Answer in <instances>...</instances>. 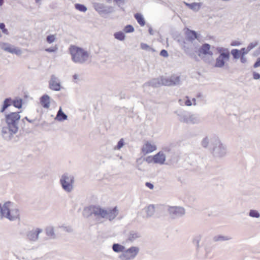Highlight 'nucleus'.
Segmentation results:
<instances>
[{
    "mask_svg": "<svg viewBox=\"0 0 260 260\" xmlns=\"http://www.w3.org/2000/svg\"><path fill=\"white\" fill-rule=\"evenodd\" d=\"M5 121L7 125L2 128L1 133L3 138L7 141H11L20 128L24 129L19 124L21 116L19 112L5 113Z\"/></svg>",
    "mask_w": 260,
    "mask_h": 260,
    "instance_id": "obj_1",
    "label": "nucleus"
},
{
    "mask_svg": "<svg viewBox=\"0 0 260 260\" xmlns=\"http://www.w3.org/2000/svg\"><path fill=\"white\" fill-rule=\"evenodd\" d=\"M117 207L112 209L105 210L99 206H91L84 209L83 215L87 217L93 214L96 217L107 218L110 221L113 220L118 215Z\"/></svg>",
    "mask_w": 260,
    "mask_h": 260,
    "instance_id": "obj_2",
    "label": "nucleus"
},
{
    "mask_svg": "<svg viewBox=\"0 0 260 260\" xmlns=\"http://www.w3.org/2000/svg\"><path fill=\"white\" fill-rule=\"evenodd\" d=\"M19 210L14 206L13 203L7 202L3 205L0 203V220L6 218L10 221H14L19 219Z\"/></svg>",
    "mask_w": 260,
    "mask_h": 260,
    "instance_id": "obj_3",
    "label": "nucleus"
},
{
    "mask_svg": "<svg viewBox=\"0 0 260 260\" xmlns=\"http://www.w3.org/2000/svg\"><path fill=\"white\" fill-rule=\"evenodd\" d=\"M72 60L76 63H86L89 58V53L82 48L71 45L69 48Z\"/></svg>",
    "mask_w": 260,
    "mask_h": 260,
    "instance_id": "obj_4",
    "label": "nucleus"
},
{
    "mask_svg": "<svg viewBox=\"0 0 260 260\" xmlns=\"http://www.w3.org/2000/svg\"><path fill=\"white\" fill-rule=\"evenodd\" d=\"M59 182L65 191L70 192L73 189L74 177L71 174L64 173L61 176Z\"/></svg>",
    "mask_w": 260,
    "mask_h": 260,
    "instance_id": "obj_5",
    "label": "nucleus"
},
{
    "mask_svg": "<svg viewBox=\"0 0 260 260\" xmlns=\"http://www.w3.org/2000/svg\"><path fill=\"white\" fill-rule=\"evenodd\" d=\"M140 249L138 247L132 246L125 249L122 253L118 256L120 260H133L139 253Z\"/></svg>",
    "mask_w": 260,
    "mask_h": 260,
    "instance_id": "obj_6",
    "label": "nucleus"
},
{
    "mask_svg": "<svg viewBox=\"0 0 260 260\" xmlns=\"http://www.w3.org/2000/svg\"><path fill=\"white\" fill-rule=\"evenodd\" d=\"M92 5L94 9L102 17L114 12L113 7L106 5L103 3L95 2L93 3Z\"/></svg>",
    "mask_w": 260,
    "mask_h": 260,
    "instance_id": "obj_7",
    "label": "nucleus"
},
{
    "mask_svg": "<svg viewBox=\"0 0 260 260\" xmlns=\"http://www.w3.org/2000/svg\"><path fill=\"white\" fill-rule=\"evenodd\" d=\"M0 48L5 52L20 55L22 51L20 48L15 47L8 43L0 42Z\"/></svg>",
    "mask_w": 260,
    "mask_h": 260,
    "instance_id": "obj_8",
    "label": "nucleus"
},
{
    "mask_svg": "<svg viewBox=\"0 0 260 260\" xmlns=\"http://www.w3.org/2000/svg\"><path fill=\"white\" fill-rule=\"evenodd\" d=\"M215 143H219V138L215 135H211L206 136L201 141V145L204 148L210 147V149H212Z\"/></svg>",
    "mask_w": 260,
    "mask_h": 260,
    "instance_id": "obj_9",
    "label": "nucleus"
},
{
    "mask_svg": "<svg viewBox=\"0 0 260 260\" xmlns=\"http://www.w3.org/2000/svg\"><path fill=\"white\" fill-rule=\"evenodd\" d=\"M168 211L170 217L173 219L181 217L185 213V209L179 206L170 207Z\"/></svg>",
    "mask_w": 260,
    "mask_h": 260,
    "instance_id": "obj_10",
    "label": "nucleus"
},
{
    "mask_svg": "<svg viewBox=\"0 0 260 260\" xmlns=\"http://www.w3.org/2000/svg\"><path fill=\"white\" fill-rule=\"evenodd\" d=\"M162 84L164 86H175L180 84V77L177 75H172L170 77L162 78Z\"/></svg>",
    "mask_w": 260,
    "mask_h": 260,
    "instance_id": "obj_11",
    "label": "nucleus"
},
{
    "mask_svg": "<svg viewBox=\"0 0 260 260\" xmlns=\"http://www.w3.org/2000/svg\"><path fill=\"white\" fill-rule=\"evenodd\" d=\"M213 154L218 157H222L226 154V148L221 143L219 139V143H215L212 149Z\"/></svg>",
    "mask_w": 260,
    "mask_h": 260,
    "instance_id": "obj_12",
    "label": "nucleus"
},
{
    "mask_svg": "<svg viewBox=\"0 0 260 260\" xmlns=\"http://www.w3.org/2000/svg\"><path fill=\"white\" fill-rule=\"evenodd\" d=\"M43 232L40 228H34L26 233L27 239L31 242H36L39 239V236Z\"/></svg>",
    "mask_w": 260,
    "mask_h": 260,
    "instance_id": "obj_13",
    "label": "nucleus"
},
{
    "mask_svg": "<svg viewBox=\"0 0 260 260\" xmlns=\"http://www.w3.org/2000/svg\"><path fill=\"white\" fill-rule=\"evenodd\" d=\"M49 88L53 91H58L61 89V84L59 79L54 75L51 76L50 80L49 82Z\"/></svg>",
    "mask_w": 260,
    "mask_h": 260,
    "instance_id": "obj_14",
    "label": "nucleus"
},
{
    "mask_svg": "<svg viewBox=\"0 0 260 260\" xmlns=\"http://www.w3.org/2000/svg\"><path fill=\"white\" fill-rule=\"evenodd\" d=\"M230 55L222 54L219 55L216 59L214 67L221 68L224 67L225 62L230 59Z\"/></svg>",
    "mask_w": 260,
    "mask_h": 260,
    "instance_id": "obj_15",
    "label": "nucleus"
},
{
    "mask_svg": "<svg viewBox=\"0 0 260 260\" xmlns=\"http://www.w3.org/2000/svg\"><path fill=\"white\" fill-rule=\"evenodd\" d=\"M211 46L208 43L203 44L202 46L199 49V55L201 56V54L205 55H209L212 57L213 55V53L210 50Z\"/></svg>",
    "mask_w": 260,
    "mask_h": 260,
    "instance_id": "obj_16",
    "label": "nucleus"
},
{
    "mask_svg": "<svg viewBox=\"0 0 260 260\" xmlns=\"http://www.w3.org/2000/svg\"><path fill=\"white\" fill-rule=\"evenodd\" d=\"M166 156L163 151H159L153 156V161L155 164L163 165L166 161Z\"/></svg>",
    "mask_w": 260,
    "mask_h": 260,
    "instance_id": "obj_17",
    "label": "nucleus"
},
{
    "mask_svg": "<svg viewBox=\"0 0 260 260\" xmlns=\"http://www.w3.org/2000/svg\"><path fill=\"white\" fill-rule=\"evenodd\" d=\"M156 149V146L154 144H152L149 142H146L142 148V152L144 154H147L155 151Z\"/></svg>",
    "mask_w": 260,
    "mask_h": 260,
    "instance_id": "obj_18",
    "label": "nucleus"
},
{
    "mask_svg": "<svg viewBox=\"0 0 260 260\" xmlns=\"http://www.w3.org/2000/svg\"><path fill=\"white\" fill-rule=\"evenodd\" d=\"M162 78H164V77H161L160 78H154L148 82L144 84L143 86H151L153 87H158L161 85H164L162 84Z\"/></svg>",
    "mask_w": 260,
    "mask_h": 260,
    "instance_id": "obj_19",
    "label": "nucleus"
},
{
    "mask_svg": "<svg viewBox=\"0 0 260 260\" xmlns=\"http://www.w3.org/2000/svg\"><path fill=\"white\" fill-rule=\"evenodd\" d=\"M201 122V119L199 115L189 113L186 124H194Z\"/></svg>",
    "mask_w": 260,
    "mask_h": 260,
    "instance_id": "obj_20",
    "label": "nucleus"
},
{
    "mask_svg": "<svg viewBox=\"0 0 260 260\" xmlns=\"http://www.w3.org/2000/svg\"><path fill=\"white\" fill-rule=\"evenodd\" d=\"M175 113H176L178 116V119L179 121H180L181 122L186 123L189 112H188L185 111L179 110L176 111Z\"/></svg>",
    "mask_w": 260,
    "mask_h": 260,
    "instance_id": "obj_21",
    "label": "nucleus"
},
{
    "mask_svg": "<svg viewBox=\"0 0 260 260\" xmlns=\"http://www.w3.org/2000/svg\"><path fill=\"white\" fill-rule=\"evenodd\" d=\"M141 236V234L139 232L135 231H131L127 235L126 240L132 243L140 238Z\"/></svg>",
    "mask_w": 260,
    "mask_h": 260,
    "instance_id": "obj_22",
    "label": "nucleus"
},
{
    "mask_svg": "<svg viewBox=\"0 0 260 260\" xmlns=\"http://www.w3.org/2000/svg\"><path fill=\"white\" fill-rule=\"evenodd\" d=\"M50 96L47 94H44L41 97L40 103L43 108L48 109L50 107Z\"/></svg>",
    "mask_w": 260,
    "mask_h": 260,
    "instance_id": "obj_23",
    "label": "nucleus"
},
{
    "mask_svg": "<svg viewBox=\"0 0 260 260\" xmlns=\"http://www.w3.org/2000/svg\"><path fill=\"white\" fill-rule=\"evenodd\" d=\"M186 39L190 41H192L195 39H198V35L197 32L194 30L187 29L186 32Z\"/></svg>",
    "mask_w": 260,
    "mask_h": 260,
    "instance_id": "obj_24",
    "label": "nucleus"
},
{
    "mask_svg": "<svg viewBox=\"0 0 260 260\" xmlns=\"http://www.w3.org/2000/svg\"><path fill=\"white\" fill-rule=\"evenodd\" d=\"M67 118L68 116L62 111L61 108H60L55 119L59 121H62L67 119Z\"/></svg>",
    "mask_w": 260,
    "mask_h": 260,
    "instance_id": "obj_25",
    "label": "nucleus"
},
{
    "mask_svg": "<svg viewBox=\"0 0 260 260\" xmlns=\"http://www.w3.org/2000/svg\"><path fill=\"white\" fill-rule=\"evenodd\" d=\"M11 105H12V99L11 98H6L3 102L2 108L0 111L1 112L4 113Z\"/></svg>",
    "mask_w": 260,
    "mask_h": 260,
    "instance_id": "obj_26",
    "label": "nucleus"
},
{
    "mask_svg": "<svg viewBox=\"0 0 260 260\" xmlns=\"http://www.w3.org/2000/svg\"><path fill=\"white\" fill-rule=\"evenodd\" d=\"M113 251L116 253L123 252L125 249V246L118 243H114L112 247Z\"/></svg>",
    "mask_w": 260,
    "mask_h": 260,
    "instance_id": "obj_27",
    "label": "nucleus"
},
{
    "mask_svg": "<svg viewBox=\"0 0 260 260\" xmlns=\"http://www.w3.org/2000/svg\"><path fill=\"white\" fill-rule=\"evenodd\" d=\"M186 6H187L189 9L193 10L194 11H198L199 10L201 3H193L191 4L185 3Z\"/></svg>",
    "mask_w": 260,
    "mask_h": 260,
    "instance_id": "obj_28",
    "label": "nucleus"
},
{
    "mask_svg": "<svg viewBox=\"0 0 260 260\" xmlns=\"http://www.w3.org/2000/svg\"><path fill=\"white\" fill-rule=\"evenodd\" d=\"M135 19L138 23L141 26H143L145 24V21L143 15L140 13H136L134 15Z\"/></svg>",
    "mask_w": 260,
    "mask_h": 260,
    "instance_id": "obj_29",
    "label": "nucleus"
},
{
    "mask_svg": "<svg viewBox=\"0 0 260 260\" xmlns=\"http://www.w3.org/2000/svg\"><path fill=\"white\" fill-rule=\"evenodd\" d=\"M145 211L147 213V217H150L152 216L155 212V207L153 205H150L145 208Z\"/></svg>",
    "mask_w": 260,
    "mask_h": 260,
    "instance_id": "obj_30",
    "label": "nucleus"
},
{
    "mask_svg": "<svg viewBox=\"0 0 260 260\" xmlns=\"http://www.w3.org/2000/svg\"><path fill=\"white\" fill-rule=\"evenodd\" d=\"M232 238L227 236L217 235L214 237L213 240L215 242L231 240Z\"/></svg>",
    "mask_w": 260,
    "mask_h": 260,
    "instance_id": "obj_31",
    "label": "nucleus"
},
{
    "mask_svg": "<svg viewBox=\"0 0 260 260\" xmlns=\"http://www.w3.org/2000/svg\"><path fill=\"white\" fill-rule=\"evenodd\" d=\"M12 105L15 108L20 109L22 105V100L20 98L12 100Z\"/></svg>",
    "mask_w": 260,
    "mask_h": 260,
    "instance_id": "obj_32",
    "label": "nucleus"
},
{
    "mask_svg": "<svg viewBox=\"0 0 260 260\" xmlns=\"http://www.w3.org/2000/svg\"><path fill=\"white\" fill-rule=\"evenodd\" d=\"M46 234L48 236L50 237L51 238H55V234L54 231V229L53 227L49 226L47 227L46 230Z\"/></svg>",
    "mask_w": 260,
    "mask_h": 260,
    "instance_id": "obj_33",
    "label": "nucleus"
},
{
    "mask_svg": "<svg viewBox=\"0 0 260 260\" xmlns=\"http://www.w3.org/2000/svg\"><path fill=\"white\" fill-rule=\"evenodd\" d=\"M202 239V236L201 235H196L193 239V242L197 246V250L199 251V243Z\"/></svg>",
    "mask_w": 260,
    "mask_h": 260,
    "instance_id": "obj_34",
    "label": "nucleus"
},
{
    "mask_svg": "<svg viewBox=\"0 0 260 260\" xmlns=\"http://www.w3.org/2000/svg\"><path fill=\"white\" fill-rule=\"evenodd\" d=\"M114 37L119 41H123L125 39V35L122 31H118L114 33Z\"/></svg>",
    "mask_w": 260,
    "mask_h": 260,
    "instance_id": "obj_35",
    "label": "nucleus"
},
{
    "mask_svg": "<svg viewBox=\"0 0 260 260\" xmlns=\"http://www.w3.org/2000/svg\"><path fill=\"white\" fill-rule=\"evenodd\" d=\"M216 50L219 53V55L225 54L226 55H230L229 50L228 48L223 47H217Z\"/></svg>",
    "mask_w": 260,
    "mask_h": 260,
    "instance_id": "obj_36",
    "label": "nucleus"
},
{
    "mask_svg": "<svg viewBox=\"0 0 260 260\" xmlns=\"http://www.w3.org/2000/svg\"><path fill=\"white\" fill-rule=\"evenodd\" d=\"M231 54L234 59H237L241 56V52L237 49H233L231 50Z\"/></svg>",
    "mask_w": 260,
    "mask_h": 260,
    "instance_id": "obj_37",
    "label": "nucleus"
},
{
    "mask_svg": "<svg viewBox=\"0 0 260 260\" xmlns=\"http://www.w3.org/2000/svg\"><path fill=\"white\" fill-rule=\"evenodd\" d=\"M249 216L253 218H258L260 217V214L258 211L254 209H251L249 212Z\"/></svg>",
    "mask_w": 260,
    "mask_h": 260,
    "instance_id": "obj_38",
    "label": "nucleus"
},
{
    "mask_svg": "<svg viewBox=\"0 0 260 260\" xmlns=\"http://www.w3.org/2000/svg\"><path fill=\"white\" fill-rule=\"evenodd\" d=\"M76 9L79 10L80 12H85L87 9L85 6L80 4H76L75 5Z\"/></svg>",
    "mask_w": 260,
    "mask_h": 260,
    "instance_id": "obj_39",
    "label": "nucleus"
},
{
    "mask_svg": "<svg viewBox=\"0 0 260 260\" xmlns=\"http://www.w3.org/2000/svg\"><path fill=\"white\" fill-rule=\"evenodd\" d=\"M56 36L55 35H50L47 36L46 41L49 44H51L56 40Z\"/></svg>",
    "mask_w": 260,
    "mask_h": 260,
    "instance_id": "obj_40",
    "label": "nucleus"
},
{
    "mask_svg": "<svg viewBox=\"0 0 260 260\" xmlns=\"http://www.w3.org/2000/svg\"><path fill=\"white\" fill-rule=\"evenodd\" d=\"M134 30L135 29H134V27L132 25H129V24L126 25L124 27V29H123L124 32L126 33L133 32L134 31Z\"/></svg>",
    "mask_w": 260,
    "mask_h": 260,
    "instance_id": "obj_41",
    "label": "nucleus"
},
{
    "mask_svg": "<svg viewBox=\"0 0 260 260\" xmlns=\"http://www.w3.org/2000/svg\"><path fill=\"white\" fill-rule=\"evenodd\" d=\"M124 140L123 139H121L117 143V144L114 147L115 150H120L124 145Z\"/></svg>",
    "mask_w": 260,
    "mask_h": 260,
    "instance_id": "obj_42",
    "label": "nucleus"
},
{
    "mask_svg": "<svg viewBox=\"0 0 260 260\" xmlns=\"http://www.w3.org/2000/svg\"><path fill=\"white\" fill-rule=\"evenodd\" d=\"M258 43L257 41L250 43L247 47L248 51H250L251 49L256 47L258 45Z\"/></svg>",
    "mask_w": 260,
    "mask_h": 260,
    "instance_id": "obj_43",
    "label": "nucleus"
},
{
    "mask_svg": "<svg viewBox=\"0 0 260 260\" xmlns=\"http://www.w3.org/2000/svg\"><path fill=\"white\" fill-rule=\"evenodd\" d=\"M211 247H205V251L206 252V254L204 256H200L201 258H208L209 257V254L211 251Z\"/></svg>",
    "mask_w": 260,
    "mask_h": 260,
    "instance_id": "obj_44",
    "label": "nucleus"
},
{
    "mask_svg": "<svg viewBox=\"0 0 260 260\" xmlns=\"http://www.w3.org/2000/svg\"><path fill=\"white\" fill-rule=\"evenodd\" d=\"M57 50H58V47H57V45H55L54 47L47 48L45 49V51H46L47 52H50V53L55 52Z\"/></svg>",
    "mask_w": 260,
    "mask_h": 260,
    "instance_id": "obj_45",
    "label": "nucleus"
},
{
    "mask_svg": "<svg viewBox=\"0 0 260 260\" xmlns=\"http://www.w3.org/2000/svg\"><path fill=\"white\" fill-rule=\"evenodd\" d=\"M241 52V55L245 56L246 54H247L249 51H248L247 48H242L240 50Z\"/></svg>",
    "mask_w": 260,
    "mask_h": 260,
    "instance_id": "obj_46",
    "label": "nucleus"
},
{
    "mask_svg": "<svg viewBox=\"0 0 260 260\" xmlns=\"http://www.w3.org/2000/svg\"><path fill=\"white\" fill-rule=\"evenodd\" d=\"M160 55L165 57H168L169 55L167 51L165 49H162L161 50L160 52Z\"/></svg>",
    "mask_w": 260,
    "mask_h": 260,
    "instance_id": "obj_47",
    "label": "nucleus"
},
{
    "mask_svg": "<svg viewBox=\"0 0 260 260\" xmlns=\"http://www.w3.org/2000/svg\"><path fill=\"white\" fill-rule=\"evenodd\" d=\"M184 103H185V105L187 106H190L192 105V103H191V101L189 100V99L187 96L186 97V100L185 101Z\"/></svg>",
    "mask_w": 260,
    "mask_h": 260,
    "instance_id": "obj_48",
    "label": "nucleus"
},
{
    "mask_svg": "<svg viewBox=\"0 0 260 260\" xmlns=\"http://www.w3.org/2000/svg\"><path fill=\"white\" fill-rule=\"evenodd\" d=\"M260 67V57H258L253 64V67L256 68Z\"/></svg>",
    "mask_w": 260,
    "mask_h": 260,
    "instance_id": "obj_49",
    "label": "nucleus"
},
{
    "mask_svg": "<svg viewBox=\"0 0 260 260\" xmlns=\"http://www.w3.org/2000/svg\"><path fill=\"white\" fill-rule=\"evenodd\" d=\"M253 78L255 80H258L260 79V74L255 72H253Z\"/></svg>",
    "mask_w": 260,
    "mask_h": 260,
    "instance_id": "obj_50",
    "label": "nucleus"
},
{
    "mask_svg": "<svg viewBox=\"0 0 260 260\" xmlns=\"http://www.w3.org/2000/svg\"><path fill=\"white\" fill-rule=\"evenodd\" d=\"M141 48L143 50H148L150 48L149 46L145 43H141Z\"/></svg>",
    "mask_w": 260,
    "mask_h": 260,
    "instance_id": "obj_51",
    "label": "nucleus"
},
{
    "mask_svg": "<svg viewBox=\"0 0 260 260\" xmlns=\"http://www.w3.org/2000/svg\"><path fill=\"white\" fill-rule=\"evenodd\" d=\"M26 120L27 121H28L30 123H32L34 121V120H30V119H29L27 118V117H25L23 119H21V122L23 123H24V122H25L24 120Z\"/></svg>",
    "mask_w": 260,
    "mask_h": 260,
    "instance_id": "obj_52",
    "label": "nucleus"
},
{
    "mask_svg": "<svg viewBox=\"0 0 260 260\" xmlns=\"http://www.w3.org/2000/svg\"><path fill=\"white\" fill-rule=\"evenodd\" d=\"M240 57V61L242 63H245L247 62V58L245 56L241 55Z\"/></svg>",
    "mask_w": 260,
    "mask_h": 260,
    "instance_id": "obj_53",
    "label": "nucleus"
},
{
    "mask_svg": "<svg viewBox=\"0 0 260 260\" xmlns=\"http://www.w3.org/2000/svg\"><path fill=\"white\" fill-rule=\"evenodd\" d=\"M241 44V43L239 42V41H233L232 43H231V46H239Z\"/></svg>",
    "mask_w": 260,
    "mask_h": 260,
    "instance_id": "obj_54",
    "label": "nucleus"
},
{
    "mask_svg": "<svg viewBox=\"0 0 260 260\" xmlns=\"http://www.w3.org/2000/svg\"><path fill=\"white\" fill-rule=\"evenodd\" d=\"M114 2L117 4L118 7H120V4H123L124 0H114Z\"/></svg>",
    "mask_w": 260,
    "mask_h": 260,
    "instance_id": "obj_55",
    "label": "nucleus"
},
{
    "mask_svg": "<svg viewBox=\"0 0 260 260\" xmlns=\"http://www.w3.org/2000/svg\"><path fill=\"white\" fill-rule=\"evenodd\" d=\"M146 186L149 188L152 189L154 187V185L150 182H146L145 184Z\"/></svg>",
    "mask_w": 260,
    "mask_h": 260,
    "instance_id": "obj_56",
    "label": "nucleus"
},
{
    "mask_svg": "<svg viewBox=\"0 0 260 260\" xmlns=\"http://www.w3.org/2000/svg\"><path fill=\"white\" fill-rule=\"evenodd\" d=\"M5 28V24L4 23H0V29L2 30Z\"/></svg>",
    "mask_w": 260,
    "mask_h": 260,
    "instance_id": "obj_57",
    "label": "nucleus"
},
{
    "mask_svg": "<svg viewBox=\"0 0 260 260\" xmlns=\"http://www.w3.org/2000/svg\"><path fill=\"white\" fill-rule=\"evenodd\" d=\"M148 31H149V33L150 34V35H153V30L152 28L151 27H150L149 28Z\"/></svg>",
    "mask_w": 260,
    "mask_h": 260,
    "instance_id": "obj_58",
    "label": "nucleus"
},
{
    "mask_svg": "<svg viewBox=\"0 0 260 260\" xmlns=\"http://www.w3.org/2000/svg\"><path fill=\"white\" fill-rule=\"evenodd\" d=\"M2 32L5 34H6V35H8V30L7 29H6V28H5L4 29H3L2 30Z\"/></svg>",
    "mask_w": 260,
    "mask_h": 260,
    "instance_id": "obj_59",
    "label": "nucleus"
},
{
    "mask_svg": "<svg viewBox=\"0 0 260 260\" xmlns=\"http://www.w3.org/2000/svg\"><path fill=\"white\" fill-rule=\"evenodd\" d=\"M73 77L74 80H77L78 79L79 76L78 75L75 74L73 75Z\"/></svg>",
    "mask_w": 260,
    "mask_h": 260,
    "instance_id": "obj_60",
    "label": "nucleus"
},
{
    "mask_svg": "<svg viewBox=\"0 0 260 260\" xmlns=\"http://www.w3.org/2000/svg\"><path fill=\"white\" fill-rule=\"evenodd\" d=\"M35 2L39 5H41V0H35Z\"/></svg>",
    "mask_w": 260,
    "mask_h": 260,
    "instance_id": "obj_61",
    "label": "nucleus"
},
{
    "mask_svg": "<svg viewBox=\"0 0 260 260\" xmlns=\"http://www.w3.org/2000/svg\"><path fill=\"white\" fill-rule=\"evenodd\" d=\"M4 4V0H0V6H2Z\"/></svg>",
    "mask_w": 260,
    "mask_h": 260,
    "instance_id": "obj_62",
    "label": "nucleus"
},
{
    "mask_svg": "<svg viewBox=\"0 0 260 260\" xmlns=\"http://www.w3.org/2000/svg\"><path fill=\"white\" fill-rule=\"evenodd\" d=\"M192 101H193V105H196V99L194 98H193L192 99Z\"/></svg>",
    "mask_w": 260,
    "mask_h": 260,
    "instance_id": "obj_63",
    "label": "nucleus"
},
{
    "mask_svg": "<svg viewBox=\"0 0 260 260\" xmlns=\"http://www.w3.org/2000/svg\"><path fill=\"white\" fill-rule=\"evenodd\" d=\"M181 102H182V100H179V102L180 103V104L181 105H182V103H181Z\"/></svg>",
    "mask_w": 260,
    "mask_h": 260,
    "instance_id": "obj_64",
    "label": "nucleus"
}]
</instances>
